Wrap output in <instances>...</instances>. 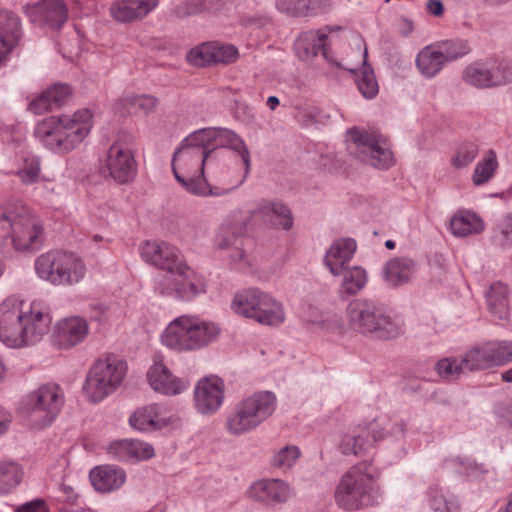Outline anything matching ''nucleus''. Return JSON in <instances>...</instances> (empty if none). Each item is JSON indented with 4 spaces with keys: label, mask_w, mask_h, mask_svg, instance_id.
<instances>
[{
    "label": "nucleus",
    "mask_w": 512,
    "mask_h": 512,
    "mask_svg": "<svg viewBox=\"0 0 512 512\" xmlns=\"http://www.w3.org/2000/svg\"><path fill=\"white\" fill-rule=\"evenodd\" d=\"M11 422V416L5 410L0 408V435L8 430Z\"/></svg>",
    "instance_id": "obj_60"
},
{
    "label": "nucleus",
    "mask_w": 512,
    "mask_h": 512,
    "mask_svg": "<svg viewBox=\"0 0 512 512\" xmlns=\"http://www.w3.org/2000/svg\"><path fill=\"white\" fill-rule=\"evenodd\" d=\"M107 454L118 461L145 460L154 455L153 447L138 440H119L108 445Z\"/></svg>",
    "instance_id": "obj_28"
},
{
    "label": "nucleus",
    "mask_w": 512,
    "mask_h": 512,
    "mask_svg": "<svg viewBox=\"0 0 512 512\" xmlns=\"http://www.w3.org/2000/svg\"><path fill=\"white\" fill-rule=\"evenodd\" d=\"M488 308L497 318H509L508 287L500 282L491 285L486 293Z\"/></svg>",
    "instance_id": "obj_37"
},
{
    "label": "nucleus",
    "mask_w": 512,
    "mask_h": 512,
    "mask_svg": "<svg viewBox=\"0 0 512 512\" xmlns=\"http://www.w3.org/2000/svg\"><path fill=\"white\" fill-rule=\"evenodd\" d=\"M15 512H49V507L42 499H34L17 507Z\"/></svg>",
    "instance_id": "obj_56"
},
{
    "label": "nucleus",
    "mask_w": 512,
    "mask_h": 512,
    "mask_svg": "<svg viewBox=\"0 0 512 512\" xmlns=\"http://www.w3.org/2000/svg\"><path fill=\"white\" fill-rule=\"evenodd\" d=\"M276 402L275 395L269 391L244 398L228 414L226 431L233 436H241L255 430L274 413Z\"/></svg>",
    "instance_id": "obj_11"
},
{
    "label": "nucleus",
    "mask_w": 512,
    "mask_h": 512,
    "mask_svg": "<svg viewBox=\"0 0 512 512\" xmlns=\"http://www.w3.org/2000/svg\"><path fill=\"white\" fill-rule=\"evenodd\" d=\"M380 425L382 426L383 432L386 434V437L388 435L395 438L402 437L406 430V423L403 420L391 423L388 431H385V427L381 422Z\"/></svg>",
    "instance_id": "obj_58"
},
{
    "label": "nucleus",
    "mask_w": 512,
    "mask_h": 512,
    "mask_svg": "<svg viewBox=\"0 0 512 512\" xmlns=\"http://www.w3.org/2000/svg\"><path fill=\"white\" fill-rule=\"evenodd\" d=\"M92 127V112L83 108L73 114L44 118L35 126L34 136L53 152L69 153L84 141Z\"/></svg>",
    "instance_id": "obj_5"
},
{
    "label": "nucleus",
    "mask_w": 512,
    "mask_h": 512,
    "mask_svg": "<svg viewBox=\"0 0 512 512\" xmlns=\"http://www.w3.org/2000/svg\"><path fill=\"white\" fill-rule=\"evenodd\" d=\"M23 472L15 462H0V494L12 492L21 482Z\"/></svg>",
    "instance_id": "obj_42"
},
{
    "label": "nucleus",
    "mask_w": 512,
    "mask_h": 512,
    "mask_svg": "<svg viewBox=\"0 0 512 512\" xmlns=\"http://www.w3.org/2000/svg\"><path fill=\"white\" fill-rule=\"evenodd\" d=\"M224 384L218 377H207L198 381L194 389L197 411L203 415L214 414L222 405Z\"/></svg>",
    "instance_id": "obj_23"
},
{
    "label": "nucleus",
    "mask_w": 512,
    "mask_h": 512,
    "mask_svg": "<svg viewBox=\"0 0 512 512\" xmlns=\"http://www.w3.org/2000/svg\"><path fill=\"white\" fill-rule=\"evenodd\" d=\"M127 369V363L116 355L100 357L86 376L83 390L87 399L99 403L114 393L122 385Z\"/></svg>",
    "instance_id": "obj_12"
},
{
    "label": "nucleus",
    "mask_w": 512,
    "mask_h": 512,
    "mask_svg": "<svg viewBox=\"0 0 512 512\" xmlns=\"http://www.w3.org/2000/svg\"><path fill=\"white\" fill-rule=\"evenodd\" d=\"M204 144L206 145L209 153L212 154V159L215 160L220 156L216 152L217 148L228 147L239 153L242 165L244 166V173L241 175L238 170L241 168V163L236 164V168L232 171L231 175H224L225 177H245L250 170V154L244 141L233 131L224 128H203L197 130Z\"/></svg>",
    "instance_id": "obj_16"
},
{
    "label": "nucleus",
    "mask_w": 512,
    "mask_h": 512,
    "mask_svg": "<svg viewBox=\"0 0 512 512\" xmlns=\"http://www.w3.org/2000/svg\"><path fill=\"white\" fill-rule=\"evenodd\" d=\"M21 182L26 185L34 184L40 178V160L36 156L26 157L17 171Z\"/></svg>",
    "instance_id": "obj_47"
},
{
    "label": "nucleus",
    "mask_w": 512,
    "mask_h": 512,
    "mask_svg": "<svg viewBox=\"0 0 512 512\" xmlns=\"http://www.w3.org/2000/svg\"><path fill=\"white\" fill-rule=\"evenodd\" d=\"M342 273L343 278L339 289L341 297L358 294L365 288L368 282L367 272L360 266L345 268Z\"/></svg>",
    "instance_id": "obj_38"
},
{
    "label": "nucleus",
    "mask_w": 512,
    "mask_h": 512,
    "mask_svg": "<svg viewBox=\"0 0 512 512\" xmlns=\"http://www.w3.org/2000/svg\"><path fill=\"white\" fill-rule=\"evenodd\" d=\"M346 318L353 331L375 339L389 340L403 332L402 323L383 304L372 299L352 300L346 307Z\"/></svg>",
    "instance_id": "obj_7"
},
{
    "label": "nucleus",
    "mask_w": 512,
    "mask_h": 512,
    "mask_svg": "<svg viewBox=\"0 0 512 512\" xmlns=\"http://www.w3.org/2000/svg\"><path fill=\"white\" fill-rule=\"evenodd\" d=\"M431 507L435 512H458V504L448 501L443 495L435 496L431 500Z\"/></svg>",
    "instance_id": "obj_55"
},
{
    "label": "nucleus",
    "mask_w": 512,
    "mask_h": 512,
    "mask_svg": "<svg viewBox=\"0 0 512 512\" xmlns=\"http://www.w3.org/2000/svg\"><path fill=\"white\" fill-rule=\"evenodd\" d=\"M187 61L197 67L215 65V54L212 41L204 42L192 48L187 53Z\"/></svg>",
    "instance_id": "obj_44"
},
{
    "label": "nucleus",
    "mask_w": 512,
    "mask_h": 512,
    "mask_svg": "<svg viewBox=\"0 0 512 512\" xmlns=\"http://www.w3.org/2000/svg\"><path fill=\"white\" fill-rule=\"evenodd\" d=\"M426 9L429 14L440 17L444 13V6L440 0H428Z\"/></svg>",
    "instance_id": "obj_59"
},
{
    "label": "nucleus",
    "mask_w": 512,
    "mask_h": 512,
    "mask_svg": "<svg viewBox=\"0 0 512 512\" xmlns=\"http://www.w3.org/2000/svg\"><path fill=\"white\" fill-rule=\"evenodd\" d=\"M187 277L184 276V275H181L179 272H174V274L172 275V283H171V287H173L175 285V283H179L181 284V286H183L185 289H189L190 288V280L186 279Z\"/></svg>",
    "instance_id": "obj_61"
},
{
    "label": "nucleus",
    "mask_w": 512,
    "mask_h": 512,
    "mask_svg": "<svg viewBox=\"0 0 512 512\" xmlns=\"http://www.w3.org/2000/svg\"><path fill=\"white\" fill-rule=\"evenodd\" d=\"M416 272V263L407 257L394 258L388 261L383 269L384 281L390 286L408 283Z\"/></svg>",
    "instance_id": "obj_32"
},
{
    "label": "nucleus",
    "mask_w": 512,
    "mask_h": 512,
    "mask_svg": "<svg viewBox=\"0 0 512 512\" xmlns=\"http://www.w3.org/2000/svg\"><path fill=\"white\" fill-rule=\"evenodd\" d=\"M253 500L266 504L285 502L291 494L289 485L280 479H264L255 482L248 491Z\"/></svg>",
    "instance_id": "obj_27"
},
{
    "label": "nucleus",
    "mask_w": 512,
    "mask_h": 512,
    "mask_svg": "<svg viewBox=\"0 0 512 512\" xmlns=\"http://www.w3.org/2000/svg\"><path fill=\"white\" fill-rule=\"evenodd\" d=\"M157 104V98L151 95H129L118 99L113 104V109L122 116L138 113L147 115L155 109Z\"/></svg>",
    "instance_id": "obj_35"
},
{
    "label": "nucleus",
    "mask_w": 512,
    "mask_h": 512,
    "mask_svg": "<svg viewBox=\"0 0 512 512\" xmlns=\"http://www.w3.org/2000/svg\"><path fill=\"white\" fill-rule=\"evenodd\" d=\"M106 166L109 176L118 184H128L137 174L135 151L120 140L114 142L107 152Z\"/></svg>",
    "instance_id": "obj_19"
},
{
    "label": "nucleus",
    "mask_w": 512,
    "mask_h": 512,
    "mask_svg": "<svg viewBox=\"0 0 512 512\" xmlns=\"http://www.w3.org/2000/svg\"><path fill=\"white\" fill-rule=\"evenodd\" d=\"M89 333L87 320L80 316H70L59 320L54 327L51 342L60 350L71 349L82 343Z\"/></svg>",
    "instance_id": "obj_21"
},
{
    "label": "nucleus",
    "mask_w": 512,
    "mask_h": 512,
    "mask_svg": "<svg viewBox=\"0 0 512 512\" xmlns=\"http://www.w3.org/2000/svg\"><path fill=\"white\" fill-rule=\"evenodd\" d=\"M463 79L476 88L500 86L512 80V69L506 63L496 60L478 61L465 68Z\"/></svg>",
    "instance_id": "obj_18"
},
{
    "label": "nucleus",
    "mask_w": 512,
    "mask_h": 512,
    "mask_svg": "<svg viewBox=\"0 0 512 512\" xmlns=\"http://www.w3.org/2000/svg\"><path fill=\"white\" fill-rule=\"evenodd\" d=\"M327 39L328 34L323 30L304 32L296 41V49L303 57L309 58L322 54L328 60Z\"/></svg>",
    "instance_id": "obj_34"
},
{
    "label": "nucleus",
    "mask_w": 512,
    "mask_h": 512,
    "mask_svg": "<svg viewBox=\"0 0 512 512\" xmlns=\"http://www.w3.org/2000/svg\"><path fill=\"white\" fill-rule=\"evenodd\" d=\"M64 401V393L55 383L41 385L31 392L25 403L30 425L35 429H43L51 425L60 413Z\"/></svg>",
    "instance_id": "obj_14"
},
{
    "label": "nucleus",
    "mask_w": 512,
    "mask_h": 512,
    "mask_svg": "<svg viewBox=\"0 0 512 512\" xmlns=\"http://www.w3.org/2000/svg\"><path fill=\"white\" fill-rule=\"evenodd\" d=\"M307 15H317L329 10L331 0H307Z\"/></svg>",
    "instance_id": "obj_57"
},
{
    "label": "nucleus",
    "mask_w": 512,
    "mask_h": 512,
    "mask_svg": "<svg viewBox=\"0 0 512 512\" xmlns=\"http://www.w3.org/2000/svg\"><path fill=\"white\" fill-rule=\"evenodd\" d=\"M37 276L53 286H73L86 275V265L75 253L49 250L40 254L34 263Z\"/></svg>",
    "instance_id": "obj_9"
},
{
    "label": "nucleus",
    "mask_w": 512,
    "mask_h": 512,
    "mask_svg": "<svg viewBox=\"0 0 512 512\" xmlns=\"http://www.w3.org/2000/svg\"><path fill=\"white\" fill-rule=\"evenodd\" d=\"M479 146L476 142L465 141L458 145L450 160L452 167L462 169L469 166L478 156Z\"/></svg>",
    "instance_id": "obj_43"
},
{
    "label": "nucleus",
    "mask_w": 512,
    "mask_h": 512,
    "mask_svg": "<svg viewBox=\"0 0 512 512\" xmlns=\"http://www.w3.org/2000/svg\"><path fill=\"white\" fill-rule=\"evenodd\" d=\"M301 455L299 448L295 445H287L280 448L271 458V465L281 470H288L297 462Z\"/></svg>",
    "instance_id": "obj_45"
},
{
    "label": "nucleus",
    "mask_w": 512,
    "mask_h": 512,
    "mask_svg": "<svg viewBox=\"0 0 512 512\" xmlns=\"http://www.w3.org/2000/svg\"><path fill=\"white\" fill-rule=\"evenodd\" d=\"M498 512H512V493L508 496L507 503Z\"/></svg>",
    "instance_id": "obj_64"
},
{
    "label": "nucleus",
    "mask_w": 512,
    "mask_h": 512,
    "mask_svg": "<svg viewBox=\"0 0 512 512\" xmlns=\"http://www.w3.org/2000/svg\"><path fill=\"white\" fill-rule=\"evenodd\" d=\"M462 363L470 371L494 367L489 342L470 349L462 358Z\"/></svg>",
    "instance_id": "obj_39"
},
{
    "label": "nucleus",
    "mask_w": 512,
    "mask_h": 512,
    "mask_svg": "<svg viewBox=\"0 0 512 512\" xmlns=\"http://www.w3.org/2000/svg\"><path fill=\"white\" fill-rule=\"evenodd\" d=\"M279 103L280 101L276 96H270L267 99V105L271 110H275Z\"/></svg>",
    "instance_id": "obj_63"
},
{
    "label": "nucleus",
    "mask_w": 512,
    "mask_h": 512,
    "mask_svg": "<svg viewBox=\"0 0 512 512\" xmlns=\"http://www.w3.org/2000/svg\"><path fill=\"white\" fill-rule=\"evenodd\" d=\"M435 369L441 377H443L445 379L453 380V379H457L461 375L463 370L466 368H465L464 363H462V359L458 360L455 358H453V359L445 358V359L439 360L436 363Z\"/></svg>",
    "instance_id": "obj_49"
},
{
    "label": "nucleus",
    "mask_w": 512,
    "mask_h": 512,
    "mask_svg": "<svg viewBox=\"0 0 512 512\" xmlns=\"http://www.w3.org/2000/svg\"><path fill=\"white\" fill-rule=\"evenodd\" d=\"M347 134L348 148L360 161L378 169H389L394 164L393 153L380 133L354 127Z\"/></svg>",
    "instance_id": "obj_13"
},
{
    "label": "nucleus",
    "mask_w": 512,
    "mask_h": 512,
    "mask_svg": "<svg viewBox=\"0 0 512 512\" xmlns=\"http://www.w3.org/2000/svg\"><path fill=\"white\" fill-rule=\"evenodd\" d=\"M414 29L413 22L409 19L401 20V33L404 36H408Z\"/></svg>",
    "instance_id": "obj_62"
},
{
    "label": "nucleus",
    "mask_w": 512,
    "mask_h": 512,
    "mask_svg": "<svg viewBox=\"0 0 512 512\" xmlns=\"http://www.w3.org/2000/svg\"><path fill=\"white\" fill-rule=\"evenodd\" d=\"M142 259L158 269L165 270L156 285L162 296H174L189 301L205 292V283L182 259L179 251L163 241H146L140 247Z\"/></svg>",
    "instance_id": "obj_3"
},
{
    "label": "nucleus",
    "mask_w": 512,
    "mask_h": 512,
    "mask_svg": "<svg viewBox=\"0 0 512 512\" xmlns=\"http://www.w3.org/2000/svg\"><path fill=\"white\" fill-rule=\"evenodd\" d=\"M307 0H276L278 10L293 16L307 15Z\"/></svg>",
    "instance_id": "obj_51"
},
{
    "label": "nucleus",
    "mask_w": 512,
    "mask_h": 512,
    "mask_svg": "<svg viewBox=\"0 0 512 512\" xmlns=\"http://www.w3.org/2000/svg\"><path fill=\"white\" fill-rule=\"evenodd\" d=\"M91 484L99 492H112L119 489L126 480L125 471L118 467L102 465L93 468L89 474Z\"/></svg>",
    "instance_id": "obj_31"
},
{
    "label": "nucleus",
    "mask_w": 512,
    "mask_h": 512,
    "mask_svg": "<svg viewBox=\"0 0 512 512\" xmlns=\"http://www.w3.org/2000/svg\"><path fill=\"white\" fill-rule=\"evenodd\" d=\"M489 345L494 367L512 362V341H491Z\"/></svg>",
    "instance_id": "obj_48"
},
{
    "label": "nucleus",
    "mask_w": 512,
    "mask_h": 512,
    "mask_svg": "<svg viewBox=\"0 0 512 512\" xmlns=\"http://www.w3.org/2000/svg\"><path fill=\"white\" fill-rule=\"evenodd\" d=\"M214 164L212 154L197 131L185 137L172 157V171L177 182L189 193L197 196H221L229 193L244 181L245 177L217 175L223 187H212L204 178L205 165Z\"/></svg>",
    "instance_id": "obj_1"
},
{
    "label": "nucleus",
    "mask_w": 512,
    "mask_h": 512,
    "mask_svg": "<svg viewBox=\"0 0 512 512\" xmlns=\"http://www.w3.org/2000/svg\"><path fill=\"white\" fill-rule=\"evenodd\" d=\"M0 254L9 257L14 252H34L45 240L43 221L21 202L7 205L0 211Z\"/></svg>",
    "instance_id": "obj_4"
},
{
    "label": "nucleus",
    "mask_w": 512,
    "mask_h": 512,
    "mask_svg": "<svg viewBox=\"0 0 512 512\" xmlns=\"http://www.w3.org/2000/svg\"><path fill=\"white\" fill-rule=\"evenodd\" d=\"M498 167L496 154L493 150L485 153L482 160H480L474 169L472 175L473 184L476 186L487 183L495 174Z\"/></svg>",
    "instance_id": "obj_41"
},
{
    "label": "nucleus",
    "mask_w": 512,
    "mask_h": 512,
    "mask_svg": "<svg viewBox=\"0 0 512 512\" xmlns=\"http://www.w3.org/2000/svg\"><path fill=\"white\" fill-rule=\"evenodd\" d=\"M151 388L161 394L174 396L181 394L189 387V381L174 376L162 360L155 359L147 372Z\"/></svg>",
    "instance_id": "obj_24"
},
{
    "label": "nucleus",
    "mask_w": 512,
    "mask_h": 512,
    "mask_svg": "<svg viewBox=\"0 0 512 512\" xmlns=\"http://www.w3.org/2000/svg\"><path fill=\"white\" fill-rule=\"evenodd\" d=\"M28 108L32 113L39 115L51 111L55 107L46 90H44L40 95L29 102Z\"/></svg>",
    "instance_id": "obj_54"
},
{
    "label": "nucleus",
    "mask_w": 512,
    "mask_h": 512,
    "mask_svg": "<svg viewBox=\"0 0 512 512\" xmlns=\"http://www.w3.org/2000/svg\"><path fill=\"white\" fill-rule=\"evenodd\" d=\"M367 57L368 50L367 47L364 45L362 60L363 70L361 72V75L357 78L356 84L359 92L362 94L364 98L373 99L378 94L379 86L373 70L371 69V67L367 66Z\"/></svg>",
    "instance_id": "obj_40"
},
{
    "label": "nucleus",
    "mask_w": 512,
    "mask_h": 512,
    "mask_svg": "<svg viewBox=\"0 0 512 512\" xmlns=\"http://www.w3.org/2000/svg\"><path fill=\"white\" fill-rule=\"evenodd\" d=\"M25 13L32 22L53 29L62 28L68 19V8L63 0H42L26 6Z\"/></svg>",
    "instance_id": "obj_22"
},
{
    "label": "nucleus",
    "mask_w": 512,
    "mask_h": 512,
    "mask_svg": "<svg viewBox=\"0 0 512 512\" xmlns=\"http://www.w3.org/2000/svg\"><path fill=\"white\" fill-rule=\"evenodd\" d=\"M221 328L212 321L182 315L172 320L161 334V342L176 351H194L215 341Z\"/></svg>",
    "instance_id": "obj_8"
},
{
    "label": "nucleus",
    "mask_w": 512,
    "mask_h": 512,
    "mask_svg": "<svg viewBox=\"0 0 512 512\" xmlns=\"http://www.w3.org/2000/svg\"><path fill=\"white\" fill-rule=\"evenodd\" d=\"M249 222L250 217L248 215L242 212L232 213L220 226L216 237V244L219 248L235 249L231 258L235 264H240L239 268H242L241 262L245 258V253L240 246L242 245V237L247 230Z\"/></svg>",
    "instance_id": "obj_20"
},
{
    "label": "nucleus",
    "mask_w": 512,
    "mask_h": 512,
    "mask_svg": "<svg viewBox=\"0 0 512 512\" xmlns=\"http://www.w3.org/2000/svg\"><path fill=\"white\" fill-rule=\"evenodd\" d=\"M470 51L464 40L437 42L423 47L416 56V66L427 79L435 77L447 63L455 61Z\"/></svg>",
    "instance_id": "obj_15"
},
{
    "label": "nucleus",
    "mask_w": 512,
    "mask_h": 512,
    "mask_svg": "<svg viewBox=\"0 0 512 512\" xmlns=\"http://www.w3.org/2000/svg\"><path fill=\"white\" fill-rule=\"evenodd\" d=\"M357 244L352 238L339 239L333 242L324 257L325 265L334 276H339L352 259Z\"/></svg>",
    "instance_id": "obj_29"
},
{
    "label": "nucleus",
    "mask_w": 512,
    "mask_h": 512,
    "mask_svg": "<svg viewBox=\"0 0 512 512\" xmlns=\"http://www.w3.org/2000/svg\"><path fill=\"white\" fill-rule=\"evenodd\" d=\"M483 230L484 222L482 218L468 210L457 211L450 220V231L456 237L479 234Z\"/></svg>",
    "instance_id": "obj_36"
},
{
    "label": "nucleus",
    "mask_w": 512,
    "mask_h": 512,
    "mask_svg": "<svg viewBox=\"0 0 512 512\" xmlns=\"http://www.w3.org/2000/svg\"><path fill=\"white\" fill-rule=\"evenodd\" d=\"M21 38V22L18 15L0 10V43L5 54L10 53Z\"/></svg>",
    "instance_id": "obj_33"
},
{
    "label": "nucleus",
    "mask_w": 512,
    "mask_h": 512,
    "mask_svg": "<svg viewBox=\"0 0 512 512\" xmlns=\"http://www.w3.org/2000/svg\"><path fill=\"white\" fill-rule=\"evenodd\" d=\"M212 47L215 54V64H230L235 62L239 56L238 49L234 45L212 41Z\"/></svg>",
    "instance_id": "obj_50"
},
{
    "label": "nucleus",
    "mask_w": 512,
    "mask_h": 512,
    "mask_svg": "<svg viewBox=\"0 0 512 512\" xmlns=\"http://www.w3.org/2000/svg\"><path fill=\"white\" fill-rule=\"evenodd\" d=\"M250 221L277 228L289 230L293 225V217L290 209L282 203L273 201H262L259 206L249 214Z\"/></svg>",
    "instance_id": "obj_25"
},
{
    "label": "nucleus",
    "mask_w": 512,
    "mask_h": 512,
    "mask_svg": "<svg viewBox=\"0 0 512 512\" xmlns=\"http://www.w3.org/2000/svg\"><path fill=\"white\" fill-rule=\"evenodd\" d=\"M379 472L369 460L352 465L340 478L334 493L337 505L355 511L378 504Z\"/></svg>",
    "instance_id": "obj_6"
},
{
    "label": "nucleus",
    "mask_w": 512,
    "mask_h": 512,
    "mask_svg": "<svg viewBox=\"0 0 512 512\" xmlns=\"http://www.w3.org/2000/svg\"><path fill=\"white\" fill-rule=\"evenodd\" d=\"M50 309L43 301L26 303L9 296L0 303V341L10 348L38 343L49 331Z\"/></svg>",
    "instance_id": "obj_2"
},
{
    "label": "nucleus",
    "mask_w": 512,
    "mask_h": 512,
    "mask_svg": "<svg viewBox=\"0 0 512 512\" xmlns=\"http://www.w3.org/2000/svg\"><path fill=\"white\" fill-rule=\"evenodd\" d=\"M501 245L512 244V213L503 216L496 225Z\"/></svg>",
    "instance_id": "obj_53"
},
{
    "label": "nucleus",
    "mask_w": 512,
    "mask_h": 512,
    "mask_svg": "<svg viewBox=\"0 0 512 512\" xmlns=\"http://www.w3.org/2000/svg\"><path fill=\"white\" fill-rule=\"evenodd\" d=\"M130 425L139 431H155L165 427L169 421L163 415V408L151 404L137 409L129 418Z\"/></svg>",
    "instance_id": "obj_30"
},
{
    "label": "nucleus",
    "mask_w": 512,
    "mask_h": 512,
    "mask_svg": "<svg viewBox=\"0 0 512 512\" xmlns=\"http://www.w3.org/2000/svg\"><path fill=\"white\" fill-rule=\"evenodd\" d=\"M54 107H59L71 96L72 90L66 84H54L46 89Z\"/></svg>",
    "instance_id": "obj_52"
},
{
    "label": "nucleus",
    "mask_w": 512,
    "mask_h": 512,
    "mask_svg": "<svg viewBox=\"0 0 512 512\" xmlns=\"http://www.w3.org/2000/svg\"><path fill=\"white\" fill-rule=\"evenodd\" d=\"M159 0H115L109 8L110 16L119 23H132L145 18L157 8Z\"/></svg>",
    "instance_id": "obj_26"
},
{
    "label": "nucleus",
    "mask_w": 512,
    "mask_h": 512,
    "mask_svg": "<svg viewBox=\"0 0 512 512\" xmlns=\"http://www.w3.org/2000/svg\"><path fill=\"white\" fill-rule=\"evenodd\" d=\"M226 0H200L198 2H185L174 8L177 17L184 18L199 13L202 10H216Z\"/></svg>",
    "instance_id": "obj_46"
},
{
    "label": "nucleus",
    "mask_w": 512,
    "mask_h": 512,
    "mask_svg": "<svg viewBox=\"0 0 512 512\" xmlns=\"http://www.w3.org/2000/svg\"><path fill=\"white\" fill-rule=\"evenodd\" d=\"M232 311L261 325L278 327L285 322L283 304L270 293L259 288H247L237 292L231 302Z\"/></svg>",
    "instance_id": "obj_10"
},
{
    "label": "nucleus",
    "mask_w": 512,
    "mask_h": 512,
    "mask_svg": "<svg viewBox=\"0 0 512 512\" xmlns=\"http://www.w3.org/2000/svg\"><path fill=\"white\" fill-rule=\"evenodd\" d=\"M386 434L380 421L374 419L355 426L340 436L337 447L344 456L363 457L369 453L374 444L384 440Z\"/></svg>",
    "instance_id": "obj_17"
}]
</instances>
